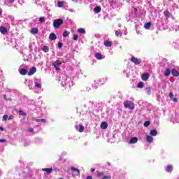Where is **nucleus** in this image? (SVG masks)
<instances>
[{
	"instance_id": "nucleus-1",
	"label": "nucleus",
	"mask_w": 179,
	"mask_h": 179,
	"mask_svg": "<svg viewBox=\"0 0 179 179\" xmlns=\"http://www.w3.org/2000/svg\"><path fill=\"white\" fill-rule=\"evenodd\" d=\"M123 104L124 107H125V108H129V110H134L135 108V103L131 101H125L123 102Z\"/></svg>"
},
{
	"instance_id": "nucleus-2",
	"label": "nucleus",
	"mask_w": 179,
	"mask_h": 179,
	"mask_svg": "<svg viewBox=\"0 0 179 179\" xmlns=\"http://www.w3.org/2000/svg\"><path fill=\"white\" fill-rule=\"evenodd\" d=\"M62 24H64L63 19H57L53 21V27L55 29H58Z\"/></svg>"
},
{
	"instance_id": "nucleus-3",
	"label": "nucleus",
	"mask_w": 179,
	"mask_h": 179,
	"mask_svg": "<svg viewBox=\"0 0 179 179\" xmlns=\"http://www.w3.org/2000/svg\"><path fill=\"white\" fill-rule=\"evenodd\" d=\"M52 65L55 68L56 71H61L59 66L62 65V62L60 60H57L56 62H53Z\"/></svg>"
},
{
	"instance_id": "nucleus-4",
	"label": "nucleus",
	"mask_w": 179,
	"mask_h": 179,
	"mask_svg": "<svg viewBox=\"0 0 179 179\" xmlns=\"http://www.w3.org/2000/svg\"><path fill=\"white\" fill-rule=\"evenodd\" d=\"M130 61L131 62H133V64H134V65H139V64H141V59H138L135 57H132L131 59H130Z\"/></svg>"
},
{
	"instance_id": "nucleus-5",
	"label": "nucleus",
	"mask_w": 179,
	"mask_h": 179,
	"mask_svg": "<svg viewBox=\"0 0 179 179\" xmlns=\"http://www.w3.org/2000/svg\"><path fill=\"white\" fill-rule=\"evenodd\" d=\"M36 72H37V69L35 66H33L32 68L30 69V70L28 73V76H31L34 75L36 73Z\"/></svg>"
},
{
	"instance_id": "nucleus-6",
	"label": "nucleus",
	"mask_w": 179,
	"mask_h": 179,
	"mask_svg": "<svg viewBox=\"0 0 179 179\" xmlns=\"http://www.w3.org/2000/svg\"><path fill=\"white\" fill-rule=\"evenodd\" d=\"M164 15L166 16V17H171V19H174V17L173 16V14L169 11V10H166L164 11Z\"/></svg>"
},
{
	"instance_id": "nucleus-7",
	"label": "nucleus",
	"mask_w": 179,
	"mask_h": 179,
	"mask_svg": "<svg viewBox=\"0 0 179 179\" xmlns=\"http://www.w3.org/2000/svg\"><path fill=\"white\" fill-rule=\"evenodd\" d=\"M71 171H73V173H76L75 176H80V171L77 168L72 166Z\"/></svg>"
},
{
	"instance_id": "nucleus-8",
	"label": "nucleus",
	"mask_w": 179,
	"mask_h": 179,
	"mask_svg": "<svg viewBox=\"0 0 179 179\" xmlns=\"http://www.w3.org/2000/svg\"><path fill=\"white\" fill-rule=\"evenodd\" d=\"M76 131H78V132H83V131H85V127L80 124L76 125Z\"/></svg>"
},
{
	"instance_id": "nucleus-9",
	"label": "nucleus",
	"mask_w": 179,
	"mask_h": 179,
	"mask_svg": "<svg viewBox=\"0 0 179 179\" xmlns=\"http://www.w3.org/2000/svg\"><path fill=\"white\" fill-rule=\"evenodd\" d=\"M149 76H150L149 73H143L141 76V79L143 81H146L148 80V79H149Z\"/></svg>"
},
{
	"instance_id": "nucleus-10",
	"label": "nucleus",
	"mask_w": 179,
	"mask_h": 179,
	"mask_svg": "<svg viewBox=\"0 0 179 179\" xmlns=\"http://www.w3.org/2000/svg\"><path fill=\"white\" fill-rule=\"evenodd\" d=\"M0 31H1V34H6V33H8V29H6V27H5L3 26H1Z\"/></svg>"
},
{
	"instance_id": "nucleus-11",
	"label": "nucleus",
	"mask_w": 179,
	"mask_h": 179,
	"mask_svg": "<svg viewBox=\"0 0 179 179\" xmlns=\"http://www.w3.org/2000/svg\"><path fill=\"white\" fill-rule=\"evenodd\" d=\"M101 129H107L108 128V124L106 122H102L101 123Z\"/></svg>"
},
{
	"instance_id": "nucleus-12",
	"label": "nucleus",
	"mask_w": 179,
	"mask_h": 179,
	"mask_svg": "<svg viewBox=\"0 0 179 179\" xmlns=\"http://www.w3.org/2000/svg\"><path fill=\"white\" fill-rule=\"evenodd\" d=\"M42 171H46L47 174H51L52 172V168H43Z\"/></svg>"
},
{
	"instance_id": "nucleus-13",
	"label": "nucleus",
	"mask_w": 179,
	"mask_h": 179,
	"mask_svg": "<svg viewBox=\"0 0 179 179\" xmlns=\"http://www.w3.org/2000/svg\"><path fill=\"white\" fill-rule=\"evenodd\" d=\"M103 44L105 47H111V45H113V42L106 40V41H104Z\"/></svg>"
},
{
	"instance_id": "nucleus-14",
	"label": "nucleus",
	"mask_w": 179,
	"mask_h": 179,
	"mask_svg": "<svg viewBox=\"0 0 179 179\" xmlns=\"http://www.w3.org/2000/svg\"><path fill=\"white\" fill-rule=\"evenodd\" d=\"M20 75H22V76H24L26 75H27V70L24 69H21L20 70Z\"/></svg>"
},
{
	"instance_id": "nucleus-15",
	"label": "nucleus",
	"mask_w": 179,
	"mask_h": 179,
	"mask_svg": "<svg viewBox=\"0 0 179 179\" xmlns=\"http://www.w3.org/2000/svg\"><path fill=\"white\" fill-rule=\"evenodd\" d=\"M94 57L96 58V59H103V55H101V53H96Z\"/></svg>"
},
{
	"instance_id": "nucleus-16",
	"label": "nucleus",
	"mask_w": 179,
	"mask_h": 179,
	"mask_svg": "<svg viewBox=\"0 0 179 179\" xmlns=\"http://www.w3.org/2000/svg\"><path fill=\"white\" fill-rule=\"evenodd\" d=\"M138 143V138L136 137H133L130 139L129 143L134 144V143Z\"/></svg>"
},
{
	"instance_id": "nucleus-17",
	"label": "nucleus",
	"mask_w": 179,
	"mask_h": 179,
	"mask_svg": "<svg viewBox=\"0 0 179 179\" xmlns=\"http://www.w3.org/2000/svg\"><path fill=\"white\" fill-rule=\"evenodd\" d=\"M49 38L50 40H55L57 38V35H55L54 33H51L50 35H49Z\"/></svg>"
},
{
	"instance_id": "nucleus-18",
	"label": "nucleus",
	"mask_w": 179,
	"mask_h": 179,
	"mask_svg": "<svg viewBox=\"0 0 179 179\" xmlns=\"http://www.w3.org/2000/svg\"><path fill=\"white\" fill-rule=\"evenodd\" d=\"M94 12L96 13H100L101 12V8L100 6H96L94 8Z\"/></svg>"
},
{
	"instance_id": "nucleus-19",
	"label": "nucleus",
	"mask_w": 179,
	"mask_h": 179,
	"mask_svg": "<svg viewBox=\"0 0 179 179\" xmlns=\"http://www.w3.org/2000/svg\"><path fill=\"white\" fill-rule=\"evenodd\" d=\"M146 141L148 142V143H152V142H153V137L151 136H147Z\"/></svg>"
},
{
	"instance_id": "nucleus-20",
	"label": "nucleus",
	"mask_w": 179,
	"mask_h": 179,
	"mask_svg": "<svg viewBox=\"0 0 179 179\" xmlns=\"http://www.w3.org/2000/svg\"><path fill=\"white\" fill-rule=\"evenodd\" d=\"M173 165H168L166 166V171L167 173H171V171H173Z\"/></svg>"
},
{
	"instance_id": "nucleus-21",
	"label": "nucleus",
	"mask_w": 179,
	"mask_h": 179,
	"mask_svg": "<svg viewBox=\"0 0 179 179\" xmlns=\"http://www.w3.org/2000/svg\"><path fill=\"white\" fill-rule=\"evenodd\" d=\"M172 75L173 76L177 77L179 76V73L178 71H177V69H173L172 70Z\"/></svg>"
},
{
	"instance_id": "nucleus-22",
	"label": "nucleus",
	"mask_w": 179,
	"mask_h": 179,
	"mask_svg": "<svg viewBox=\"0 0 179 179\" xmlns=\"http://www.w3.org/2000/svg\"><path fill=\"white\" fill-rule=\"evenodd\" d=\"M150 135H151V136H156V135H157V131L155 129L151 130L150 132Z\"/></svg>"
},
{
	"instance_id": "nucleus-23",
	"label": "nucleus",
	"mask_w": 179,
	"mask_h": 179,
	"mask_svg": "<svg viewBox=\"0 0 179 179\" xmlns=\"http://www.w3.org/2000/svg\"><path fill=\"white\" fill-rule=\"evenodd\" d=\"M150 26H152V23L151 22H147L144 24V28L148 30V29H150Z\"/></svg>"
},
{
	"instance_id": "nucleus-24",
	"label": "nucleus",
	"mask_w": 179,
	"mask_h": 179,
	"mask_svg": "<svg viewBox=\"0 0 179 179\" xmlns=\"http://www.w3.org/2000/svg\"><path fill=\"white\" fill-rule=\"evenodd\" d=\"M31 33L32 34H37V33H38V29H37V28H32L31 29Z\"/></svg>"
},
{
	"instance_id": "nucleus-25",
	"label": "nucleus",
	"mask_w": 179,
	"mask_h": 179,
	"mask_svg": "<svg viewBox=\"0 0 179 179\" xmlns=\"http://www.w3.org/2000/svg\"><path fill=\"white\" fill-rule=\"evenodd\" d=\"M170 73H171L170 69H166L164 72V76H170Z\"/></svg>"
},
{
	"instance_id": "nucleus-26",
	"label": "nucleus",
	"mask_w": 179,
	"mask_h": 179,
	"mask_svg": "<svg viewBox=\"0 0 179 179\" xmlns=\"http://www.w3.org/2000/svg\"><path fill=\"white\" fill-rule=\"evenodd\" d=\"M78 33L80 34H85L86 33V31L83 28H79L78 30Z\"/></svg>"
},
{
	"instance_id": "nucleus-27",
	"label": "nucleus",
	"mask_w": 179,
	"mask_h": 179,
	"mask_svg": "<svg viewBox=\"0 0 179 179\" xmlns=\"http://www.w3.org/2000/svg\"><path fill=\"white\" fill-rule=\"evenodd\" d=\"M143 86H145V83H143V82H140L137 85V87L138 89H142V87H143Z\"/></svg>"
},
{
	"instance_id": "nucleus-28",
	"label": "nucleus",
	"mask_w": 179,
	"mask_h": 179,
	"mask_svg": "<svg viewBox=\"0 0 179 179\" xmlns=\"http://www.w3.org/2000/svg\"><path fill=\"white\" fill-rule=\"evenodd\" d=\"M71 33L66 30H65L63 33V37H68Z\"/></svg>"
},
{
	"instance_id": "nucleus-29",
	"label": "nucleus",
	"mask_w": 179,
	"mask_h": 179,
	"mask_svg": "<svg viewBox=\"0 0 179 179\" xmlns=\"http://www.w3.org/2000/svg\"><path fill=\"white\" fill-rule=\"evenodd\" d=\"M36 122H47V120L45 119H36Z\"/></svg>"
},
{
	"instance_id": "nucleus-30",
	"label": "nucleus",
	"mask_w": 179,
	"mask_h": 179,
	"mask_svg": "<svg viewBox=\"0 0 179 179\" xmlns=\"http://www.w3.org/2000/svg\"><path fill=\"white\" fill-rule=\"evenodd\" d=\"M19 115H22V117H26V115H27V113L23 112L22 110H19Z\"/></svg>"
},
{
	"instance_id": "nucleus-31",
	"label": "nucleus",
	"mask_w": 179,
	"mask_h": 179,
	"mask_svg": "<svg viewBox=\"0 0 179 179\" xmlns=\"http://www.w3.org/2000/svg\"><path fill=\"white\" fill-rule=\"evenodd\" d=\"M73 40H74L75 41H78V38H79V36H78L77 34H73Z\"/></svg>"
},
{
	"instance_id": "nucleus-32",
	"label": "nucleus",
	"mask_w": 179,
	"mask_h": 179,
	"mask_svg": "<svg viewBox=\"0 0 179 179\" xmlns=\"http://www.w3.org/2000/svg\"><path fill=\"white\" fill-rule=\"evenodd\" d=\"M43 50L44 51V52H48V51H50V48H48V46H44Z\"/></svg>"
},
{
	"instance_id": "nucleus-33",
	"label": "nucleus",
	"mask_w": 179,
	"mask_h": 179,
	"mask_svg": "<svg viewBox=\"0 0 179 179\" xmlns=\"http://www.w3.org/2000/svg\"><path fill=\"white\" fill-rule=\"evenodd\" d=\"M57 6H58V8H62V6H64V2H62V1H59V2L57 3Z\"/></svg>"
},
{
	"instance_id": "nucleus-34",
	"label": "nucleus",
	"mask_w": 179,
	"mask_h": 179,
	"mask_svg": "<svg viewBox=\"0 0 179 179\" xmlns=\"http://www.w3.org/2000/svg\"><path fill=\"white\" fill-rule=\"evenodd\" d=\"M146 91H147L148 94H150V93H152V90H151L150 87H147Z\"/></svg>"
},
{
	"instance_id": "nucleus-35",
	"label": "nucleus",
	"mask_w": 179,
	"mask_h": 179,
	"mask_svg": "<svg viewBox=\"0 0 179 179\" xmlns=\"http://www.w3.org/2000/svg\"><path fill=\"white\" fill-rule=\"evenodd\" d=\"M35 87H38V89H41V84L38 83H35Z\"/></svg>"
},
{
	"instance_id": "nucleus-36",
	"label": "nucleus",
	"mask_w": 179,
	"mask_h": 179,
	"mask_svg": "<svg viewBox=\"0 0 179 179\" xmlns=\"http://www.w3.org/2000/svg\"><path fill=\"white\" fill-rule=\"evenodd\" d=\"M150 125V121H146L144 122V127H149Z\"/></svg>"
},
{
	"instance_id": "nucleus-37",
	"label": "nucleus",
	"mask_w": 179,
	"mask_h": 179,
	"mask_svg": "<svg viewBox=\"0 0 179 179\" xmlns=\"http://www.w3.org/2000/svg\"><path fill=\"white\" fill-rule=\"evenodd\" d=\"M39 22H40V23H44V22H45V20H44V17H41L39 18Z\"/></svg>"
},
{
	"instance_id": "nucleus-38",
	"label": "nucleus",
	"mask_w": 179,
	"mask_h": 179,
	"mask_svg": "<svg viewBox=\"0 0 179 179\" xmlns=\"http://www.w3.org/2000/svg\"><path fill=\"white\" fill-rule=\"evenodd\" d=\"M169 96L172 100L174 97V94H173V92H170L169 94Z\"/></svg>"
},
{
	"instance_id": "nucleus-39",
	"label": "nucleus",
	"mask_w": 179,
	"mask_h": 179,
	"mask_svg": "<svg viewBox=\"0 0 179 179\" xmlns=\"http://www.w3.org/2000/svg\"><path fill=\"white\" fill-rule=\"evenodd\" d=\"M8 115H4L3 116V121H6L8 120Z\"/></svg>"
},
{
	"instance_id": "nucleus-40",
	"label": "nucleus",
	"mask_w": 179,
	"mask_h": 179,
	"mask_svg": "<svg viewBox=\"0 0 179 179\" xmlns=\"http://www.w3.org/2000/svg\"><path fill=\"white\" fill-rule=\"evenodd\" d=\"M102 179H111V176H104Z\"/></svg>"
},
{
	"instance_id": "nucleus-41",
	"label": "nucleus",
	"mask_w": 179,
	"mask_h": 179,
	"mask_svg": "<svg viewBox=\"0 0 179 179\" xmlns=\"http://www.w3.org/2000/svg\"><path fill=\"white\" fill-rule=\"evenodd\" d=\"M115 36H116L117 37H118V36H120V34H121L120 33V31H115Z\"/></svg>"
},
{
	"instance_id": "nucleus-42",
	"label": "nucleus",
	"mask_w": 179,
	"mask_h": 179,
	"mask_svg": "<svg viewBox=\"0 0 179 179\" xmlns=\"http://www.w3.org/2000/svg\"><path fill=\"white\" fill-rule=\"evenodd\" d=\"M62 45H63L62 43H61V42H59V43H58V47H59V48H62Z\"/></svg>"
},
{
	"instance_id": "nucleus-43",
	"label": "nucleus",
	"mask_w": 179,
	"mask_h": 179,
	"mask_svg": "<svg viewBox=\"0 0 179 179\" xmlns=\"http://www.w3.org/2000/svg\"><path fill=\"white\" fill-rule=\"evenodd\" d=\"M172 100L173 101L174 103H177L178 101V99L177 98H172Z\"/></svg>"
},
{
	"instance_id": "nucleus-44",
	"label": "nucleus",
	"mask_w": 179,
	"mask_h": 179,
	"mask_svg": "<svg viewBox=\"0 0 179 179\" xmlns=\"http://www.w3.org/2000/svg\"><path fill=\"white\" fill-rule=\"evenodd\" d=\"M101 176H104V173L103 172L98 173V177H101Z\"/></svg>"
},
{
	"instance_id": "nucleus-45",
	"label": "nucleus",
	"mask_w": 179,
	"mask_h": 179,
	"mask_svg": "<svg viewBox=\"0 0 179 179\" xmlns=\"http://www.w3.org/2000/svg\"><path fill=\"white\" fill-rule=\"evenodd\" d=\"M7 2H8V3H13V2H15V0H7Z\"/></svg>"
},
{
	"instance_id": "nucleus-46",
	"label": "nucleus",
	"mask_w": 179,
	"mask_h": 179,
	"mask_svg": "<svg viewBox=\"0 0 179 179\" xmlns=\"http://www.w3.org/2000/svg\"><path fill=\"white\" fill-rule=\"evenodd\" d=\"M29 131L33 133L34 132V129L33 128H31L29 129Z\"/></svg>"
},
{
	"instance_id": "nucleus-47",
	"label": "nucleus",
	"mask_w": 179,
	"mask_h": 179,
	"mask_svg": "<svg viewBox=\"0 0 179 179\" xmlns=\"http://www.w3.org/2000/svg\"><path fill=\"white\" fill-rule=\"evenodd\" d=\"M86 179H93V177H92L90 176H87Z\"/></svg>"
},
{
	"instance_id": "nucleus-48",
	"label": "nucleus",
	"mask_w": 179,
	"mask_h": 179,
	"mask_svg": "<svg viewBox=\"0 0 179 179\" xmlns=\"http://www.w3.org/2000/svg\"><path fill=\"white\" fill-rule=\"evenodd\" d=\"M3 142H6V141L4 140V139H0V143H3Z\"/></svg>"
},
{
	"instance_id": "nucleus-49",
	"label": "nucleus",
	"mask_w": 179,
	"mask_h": 179,
	"mask_svg": "<svg viewBox=\"0 0 179 179\" xmlns=\"http://www.w3.org/2000/svg\"><path fill=\"white\" fill-rule=\"evenodd\" d=\"M95 171H96V169H95L94 168H92V169H91L92 173L94 172Z\"/></svg>"
},
{
	"instance_id": "nucleus-50",
	"label": "nucleus",
	"mask_w": 179,
	"mask_h": 179,
	"mask_svg": "<svg viewBox=\"0 0 179 179\" xmlns=\"http://www.w3.org/2000/svg\"><path fill=\"white\" fill-rule=\"evenodd\" d=\"M8 120H13V116H10Z\"/></svg>"
},
{
	"instance_id": "nucleus-51",
	"label": "nucleus",
	"mask_w": 179,
	"mask_h": 179,
	"mask_svg": "<svg viewBox=\"0 0 179 179\" xmlns=\"http://www.w3.org/2000/svg\"><path fill=\"white\" fill-rule=\"evenodd\" d=\"M0 131H3V127H0Z\"/></svg>"
},
{
	"instance_id": "nucleus-52",
	"label": "nucleus",
	"mask_w": 179,
	"mask_h": 179,
	"mask_svg": "<svg viewBox=\"0 0 179 179\" xmlns=\"http://www.w3.org/2000/svg\"><path fill=\"white\" fill-rule=\"evenodd\" d=\"M108 166H111V164L110 162H108Z\"/></svg>"
},
{
	"instance_id": "nucleus-53",
	"label": "nucleus",
	"mask_w": 179,
	"mask_h": 179,
	"mask_svg": "<svg viewBox=\"0 0 179 179\" xmlns=\"http://www.w3.org/2000/svg\"><path fill=\"white\" fill-rule=\"evenodd\" d=\"M1 15H2V11H0V16H1Z\"/></svg>"
},
{
	"instance_id": "nucleus-54",
	"label": "nucleus",
	"mask_w": 179,
	"mask_h": 179,
	"mask_svg": "<svg viewBox=\"0 0 179 179\" xmlns=\"http://www.w3.org/2000/svg\"><path fill=\"white\" fill-rule=\"evenodd\" d=\"M72 1H73L74 2H76V1H78V0H72Z\"/></svg>"
},
{
	"instance_id": "nucleus-55",
	"label": "nucleus",
	"mask_w": 179,
	"mask_h": 179,
	"mask_svg": "<svg viewBox=\"0 0 179 179\" xmlns=\"http://www.w3.org/2000/svg\"><path fill=\"white\" fill-rule=\"evenodd\" d=\"M59 179H64V178H59Z\"/></svg>"
},
{
	"instance_id": "nucleus-56",
	"label": "nucleus",
	"mask_w": 179,
	"mask_h": 179,
	"mask_svg": "<svg viewBox=\"0 0 179 179\" xmlns=\"http://www.w3.org/2000/svg\"><path fill=\"white\" fill-rule=\"evenodd\" d=\"M169 1H171V0H169Z\"/></svg>"
}]
</instances>
